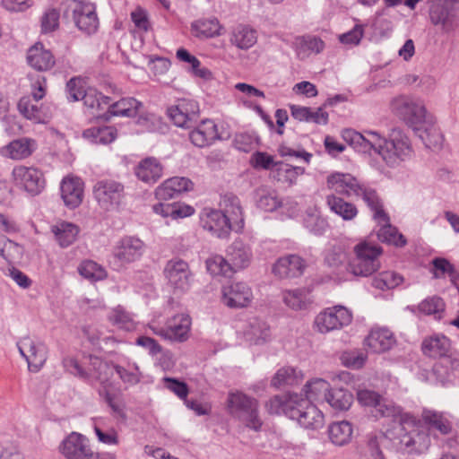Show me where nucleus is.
I'll return each mask as SVG.
<instances>
[{"mask_svg": "<svg viewBox=\"0 0 459 459\" xmlns=\"http://www.w3.org/2000/svg\"><path fill=\"white\" fill-rule=\"evenodd\" d=\"M357 399L361 405L372 407L375 417L390 418L398 423L393 437L398 449L408 454H422L428 450L430 446L429 434L412 414L403 412L393 401L373 390L359 389Z\"/></svg>", "mask_w": 459, "mask_h": 459, "instance_id": "nucleus-1", "label": "nucleus"}, {"mask_svg": "<svg viewBox=\"0 0 459 459\" xmlns=\"http://www.w3.org/2000/svg\"><path fill=\"white\" fill-rule=\"evenodd\" d=\"M390 110L412 130L420 126L431 115L421 99L411 95H399L393 98L390 101Z\"/></svg>", "mask_w": 459, "mask_h": 459, "instance_id": "nucleus-2", "label": "nucleus"}, {"mask_svg": "<svg viewBox=\"0 0 459 459\" xmlns=\"http://www.w3.org/2000/svg\"><path fill=\"white\" fill-rule=\"evenodd\" d=\"M412 152V147L406 134L400 128H393L378 154L387 166L396 168L410 160Z\"/></svg>", "mask_w": 459, "mask_h": 459, "instance_id": "nucleus-3", "label": "nucleus"}, {"mask_svg": "<svg viewBox=\"0 0 459 459\" xmlns=\"http://www.w3.org/2000/svg\"><path fill=\"white\" fill-rule=\"evenodd\" d=\"M230 414L247 428L258 431L263 422L259 417V403L242 392L230 393L228 396Z\"/></svg>", "mask_w": 459, "mask_h": 459, "instance_id": "nucleus-4", "label": "nucleus"}, {"mask_svg": "<svg viewBox=\"0 0 459 459\" xmlns=\"http://www.w3.org/2000/svg\"><path fill=\"white\" fill-rule=\"evenodd\" d=\"M382 247L363 240L354 247L355 257L349 263L348 270L355 276L368 277L380 268Z\"/></svg>", "mask_w": 459, "mask_h": 459, "instance_id": "nucleus-5", "label": "nucleus"}, {"mask_svg": "<svg viewBox=\"0 0 459 459\" xmlns=\"http://www.w3.org/2000/svg\"><path fill=\"white\" fill-rule=\"evenodd\" d=\"M93 195L102 210L118 211L125 197V186L112 179L99 180L93 186Z\"/></svg>", "mask_w": 459, "mask_h": 459, "instance_id": "nucleus-6", "label": "nucleus"}, {"mask_svg": "<svg viewBox=\"0 0 459 459\" xmlns=\"http://www.w3.org/2000/svg\"><path fill=\"white\" fill-rule=\"evenodd\" d=\"M429 20L443 33L454 32L459 27V11L454 0H434L429 7Z\"/></svg>", "mask_w": 459, "mask_h": 459, "instance_id": "nucleus-7", "label": "nucleus"}, {"mask_svg": "<svg viewBox=\"0 0 459 459\" xmlns=\"http://www.w3.org/2000/svg\"><path fill=\"white\" fill-rule=\"evenodd\" d=\"M144 242L137 237L125 236L113 247L114 265L117 268L126 266L141 259L145 252Z\"/></svg>", "mask_w": 459, "mask_h": 459, "instance_id": "nucleus-8", "label": "nucleus"}, {"mask_svg": "<svg viewBox=\"0 0 459 459\" xmlns=\"http://www.w3.org/2000/svg\"><path fill=\"white\" fill-rule=\"evenodd\" d=\"M191 325V317L182 313L169 318L164 326H151V329L164 340L184 342L189 337Z\"/></svg>", "mask_w": 459, "mask_h": 459, "instance_id": "nucleus-9", "label": "nucleus"}, {"mask_svg": "<svg viewBox=\"0 0 459 459\" xmlns=\"http://www.w3.org/2000/svg\"><path fill=\"white\" fill-rule=\"evenodd\" d=\"M289 418L310 429H318L324 426L325 417L322 411L307 400L296 397L293 408L289 410Z\"/></svg>", "mask_w": 459, "mask_h": 459, "instance_id": "nucleus-10", "label": "nucleus"}, {"mask_svg": "<svg viewBox=\"0 0 459 459\" xmlns=\"http://www.w3.org/2000/svg\"><path fill=\"white\" fill-rule=\"evenodd\" d=\"M342 137L358 152L370 153L373 150L377 154L386 139L377 131L365 130L359 133L353 129H345L342 132Z\"/></svg>", "mask_w": 459, "mask_h": 459, "instance_id": "nucleus-11", "label": "nucleus"}, {"mask_svg": "<svg viewBox=\"0 0 459 459\" xmlns=\"http://www.w3.org/2000/svg\"><path fill=\"white\" fill-rule=\"evenodd\" d=\"M351 322L350 311L344 307L335 306L319 313L315 319V325L320 333H325L342 328Z\"/></svg>", "mask_w": 459, "mask_h": 459, "instance_id": "nucleus-12", "label": "nucleus"}, {"mask_svg": "<svg viewBox=\"0 0 459 459\" xmlns=\"http://www.w3.org/2000/svg\"><path fill=\"white\" fill-rule=\"evenodd\" d=\"M17 347L31 371H39L47 360V347L41 342H36L27 336L17 342Z\"/></svg>", "mask_w": 459, "mask_h": 459, "instance_id": "nucleus-13", "label": "nucleus"}, {"mask_svg": "<svg viewBox=\"0 0 459 459\" xmlns=\"http://www.w3.org/2000/svg\"><path fill=\"white\" fill-rule=\"evenodd\" d=\"M200 223L204 230L218 238H227L230 231L234 230L228 215L219 210H204Z\"/></svg>", "mask_w": 459, "mask_h": 459, "instance_id": "nucleus-14", "label": "nucleus"}, {"mask_svg": "<svg viewBox=\"0 0 459 459\" xmlns=\"http://www.w3.org/2000/svg\"><path fill=\"white\" fill-rule=\"evenodd\" d=\"M13 177L17 186L30 195H37L45 187L43 173L35 168L19 166L13 169Z\"/></svg>", "mask_w": 459, "mask_h": 459, "instance_id": "nucleus-15", "label": "nucleus"}, {"mask_svg": "<svg viewBox=\"0 0 459 459\" xmlns=\"http://www.w3.org/2000/svg\"><path fill=\"white\" fill-rule=\"evenodd\" d=\"M168 115L177 126L192 128L199 115V105L194 100L183 99L168 108Z\"/></svg>", "mask_w": 459, "mask_h": 459, "instance_id": "nucleus-16", "label": "nucleus"}, {"mask_svg": "<svg viewBox=\"0 0 459 459\" xmlns=\"http://www.w3.org/2000/svg\"><path fill=\"white\" fill-rule=\"evenodd\" d=\"M60 452L66 459H92L93 452L83 435L72 432L60 445Z\"/></svg>", "mask_w": 459, "mask_h": 459, "instance_id": "nucleus-17", "label": "nucleus"}, {"mask_svg": "<svg viewBox=\"0 0 459 459\" xmlns=\"http://www.w3.org/2000/svg\"><path fill=\"white\" fill-rule=\"evenodd\" d=\"M252 299V290L244 282H231L221 289V301L230 308L246 307Z\"/></svg>", "mask_w": 459, "mask_h": 459, "instance_id": "nucleus-18", "label": "nucleus"}, {"mask_svg": "<svg viewBox=\"0 0 459 459\" xmlns=\"http://www.w3.org/2000/svg\"><path fill=\"white\" fill-rule=\"evenodd\" d=\"M164 275L176 290L185 291L190 287L189 265L182 259L175 258L168 261L164 268Z\"/></svg>", "mask_w": 459, "mask_h": 459, "instance_id": "nucleus-19", "label": "nucleus"}, {"mask_svg": "<svg viewBox=\"0 0 459 459\" xmlns=\"http://www.w3.org/2000/svg\"><path fill=\"white\" fill-rule=\"evenodd\" d=\"M327 186L335 194L354 198L363 184L351 174L335 172L327 177Z\"/></svg>", "mask_w": 459, "mask_h": 459, "instance_id": "nucleus-20", "label": "nucleus"}, {"mask_svg": "<svg viewBox=\"0 0 459 459\" xmlns=\"http://www.w3.org/2000/svg\"><path fill=\"white\" fill-rule=\"evenodd\" d=\"M226 257L233 273L247 268L253 258L251 247L242 239H235L226 249Z\"/></svg>", "mask_w": 459, "mask_h": 459, "instance_id": "nucleus-21", "label": "nucleus"}, {"mask_svg": "<svg viewBox=\"0 0 459 459\" xmlns=\"http://www.w3.org/2000/svg\"><path fill=\"white\" fill-rule=\"evenodd\" d=\"M188 137L190 142L199 148L208 147L221 139L217 125L211 119L203 120L189 132Z\"/></svg>", "mask_w": 459, "mask_h": 459, "instance_id": "nucleus-22", "label": "nucleus"}, {"mask_svg": "<svg viewBox=\"0 0 459 459\" xmlns=\"http://www.w3.org/2000/svg\"><path fill=\"white\" fill-rule=\"evenodd\" d=\"M72 19L76 28L85 35L91 36L97 32L99 18L94 4H86L83 7L72 12Z\"/></svg>", "mask_w": 459, "mask_h": 459, "instance_id": "nucleus-23", "label": "nucleus"}, {"mask_svg": "<svg viewBox=\"0 0 459 459\" xmlns=\"http://www.w3.org/2000/svg\"><path fill=\"white\" fill-rule=\"evenodd\" d=\"M307 267L305 260L297 255L280 257L273 267V273L280 278H297Z\"/></svg>", "mask_w": 459, "mask_h": 459, "instance_id": "nucleus-24", "label": "nucleus"}, {"mask_svg": "<svg viewBox=\"0 0 459 459\" xmlns=\"http://www.w3.org/2000/svg\"><path fill=\"white\" fill-rule=\"evenodd\" d=\"M413 131L427 148L438 150L442 147L444 136L437 126L434 116L430 115L420 126L415 127Z\"/></svg>", "mask_w": 459, "mask_h": 459, "instance_id": "nucleus-25", "label": "nucleus"}, {"mask_svg": "<svg viewBox=\"0 0 459 459\" xmlns=\"http://www.w3.org/2000/svg\"><path fill=\"white\" fill-rule=\"evenodd\" d=\"M230 44L240 50H247L257 42V31L247 24H237L229 33Z\"/></svg>", "mask_w": 459, "mask_h": 459, "instance_id": "nucleus-26", "label": "nucleus"}, {"mask_svg": "<svg viewBox=\"0 0 459 459\" xmlns=\"http://www.w3.org/2000/svg\"><path fill=\"white\" fill-rule=\"evenodd\" d=\"M134 174L142 182L153 185L162 177L163 167L158 159L147 157L134 168Z\"/></svg>", "mask_w": 459, "mask_h": 459, "instance_id": "nucleus-27", "label": "nucleus"}, {"mask_svg": "<svg viewBox=\"0 0 459 459\" xmlns=\"http://www.w3.org/2000/svg\"><path fill=\"white\" fill-rule=\"evenodd\" d=\"M61 197L69 208L78 207L83 199V182L78 178H65L61 183Z\"/></svg>", "mask_w": 459, "mask_h": 459, "instance_id": "nucleus-28", "label": "nucleus"}, {"mask_svg": "<svg viewBox=\"0 0 459 459\" xmlns=\"http://www.w3.org/2000/svg\"><path fill=\"white\" fill-rule=\"evenodd\" d=\"M220 206V211L228 215L234 230H241L244 227V218L238 197L231 193L225 194L221 198Z\"/></svg>", "mask_w": 459, "mask_h": 459, "instance_id": "nucleus-29", "label": "nucleus"}, {"mask_svg": "<svg viewBox=\"0 0 459 459\" xmlns=\"http://www.w3.org/2000/svg\"><path fill=\"white\" fill-rule=\"evenodd\" d=\"M91 367L90 371H87V377H83L82 380L92 386L100 385L99 389H108L110 384L109 378L112 374L110 366L99 358H94L91 359Z\"/></svg>", "mask_w": 459, "mask_h": 459, "instance_id": "nucleus-30", "label": "nucleus"}, {"mask_svg": "<svg viewBox=\"0 0 459 459\" xmlns=\"http://www.w3.org/2000/svg\"><path fill=\"white\" fill-rule=\"evenodd\" d=\"M27 62L35 70L48 71L54 66L56 60L53 54L41 43H36L27 52Z\"/></svg>", "mask_w": 459, "mask_h": 459, "instance_id": "nucleus-31", "label": "nucleus"}, {"mask_svg": "<svg viewBox=\"0 0 459 459\" xmlns=\"http://www.w3.org/2000/svg\"><path fill=\"white\" fill-rule=\"evenodd\" d=\"M356 199H361L373 213V219L386 221L387 213L384 210V205L377 190L370 186L363 183L361 190L355 195Z\"/></svg>", "mask_w": 459, "mask_h": 459, "instance_id": "nucleus-32", "label": "nucleus"}, {"mask_svg": "<svg viewBox=\"0 0 459 459\" xmlns=\"http://www.w3.org/2000/svg\"><path fill=\"white\" fill-rule=\"evenodd\" d=\"M143 105L134 98H122L117 101L109 100L107 113L113 117H134L137 116Z\"/></svg>", "mask_w": 459, "mask_h": 459, "instance_id": "nucleus-33", "label": "nucleus"}, {"mask_svg": "<svg viewBox=\"0 0 459 459\" xmlns=\"http://www.w3.org/2000/svg\"><path fill=\"white\" fill-rule=\"evenodd\" d=\"M245 337L251 344H264L271 340V329L268 324L259 318L249 319L245 330Z\"/></svg>", "mask_w": 459, "mask_h": 459, "instance_id": "nucleus-34", "label": "nucleus"}, {"mask_svg": "<svg viewBox=\"0 0 459 459\" xmlns=\"http://www.w3.org/2000/svg\"><path fill=\"white\" fill-rule=\"evenodd\" d=\"M366 344L376 353L385 352L395 342L393 333L387 328L373 329L366 338Z\"/></svg>", "mask_w": 459, "mask_h": 459, "instance_id": "nucleus-35", "label": "nucleus"}, {"mask_svg": "<svg viewBox=\"0 0 459 459\" xmlns=\"http://www.w3.org/2000/svg\"><path fill=\"white\" fill-rule=\"evenodd\" d=\"M450 348L449 339L438 334L424 339L421 344V349L425 355L441 359L448 354Z\"/></svg>", "mask_w": 459, "mask_h": 459, "instance_id": "nucleus-36", "label": "nucleus"}, {"mask_svg": "<svg viewBox=\"0 0 459 459\" xmlns=\"http://www.w3.org/2000/svg\"><path fill=\"white\" fill-rule=\"evenodd\" d=\"M326 204L330 211L343 221H352L358 215V208L352 203L345 201L334 194L326 196Z\"/></svg>", "mask_w": 459, "mask_h": 459, "instance_id": "nucleus-37", "label": "nucleus"}, {"mask_svg": "<svg viewBox=\"0 0 459 459\" xmlns=\"http://www.w3.org/2000/svg\"><path fill=\"white\" fill-rule=\"evenodd\" d=\"M353 428L351 422L341 420L333 422L328 427V436L333 444L342 446L351 442Z\"/></svg>", "mask_w": 459, "mask_h": 459, "instance_id": "nucleus-38", "label": "nucleus"}, {"mask_svg": "<svg viewBox=\"0 0 459 459\" xmlns=\"http://www.w3.org/2000/svg\"><path fill=\"white\" fill-rule=\"evenodd\" d=\"M380 229L377 231V238L383 243L392 244L395 247H403L406 244V239L403 234L398 232V230L390 224V218L387 215L386 221L380 219H374Z\"/></svg>", "mask_w": 459, "mask_h": 459, "instance_id": "nucleus-39", "label": "nucleus"}, {"mask_svg": "<svg viewBox=\"0 0 459 459\" xmlns=\"http://www.w3.org/2000/svg\"><path fill=\"white\" fill-rule=\"evenodd\" d=\"M330 390V384L325 379H313L304 386L305 400H307L309 403L325 402Z\"/></svg>", "mask_w": 459, "mask_h": 459, "instance_id": "nucleus-40", "label": "nucleus"}, {"mask_svg": "<svg viewBox=\"0 0 459 459\" xmlns=\"http://www.w3.org/2000/svg\"><path fill=\"white\" fill-rule=\"evenodd\" d=\"M52 232L61 247L72 245L79 233V228L71 222L61 221L52 226Z\"/></svg>", "mask_w": 459, "mask_h": 459, "instance_id": "nucleus-41", "label": "nucleus"}, {"mask_svg": "<svg viewBox=\"0 0 459 459\" xmlns=\"http://www.w3.org/2000/svg\"><path fill=\"white\" fill-rule=\"evenodd\" d=\"M117 133L113 126H93L84 130L82 136L92 143L108 144L117 138Z\"/></svg>", "mask_w": 459, "mask_h": 459, "instance_id": "nucleus-42", "label": "nucleus"}, {"mask_svg": "<svg viewBox=\"0 0 459 459\" xmlns=\"http://www.w3.org/2000/svg\"><path fill=\"white\" fill-rule=\"evenodd\" d=\"M324 48V41L316 37H300L296 39L295 41V50L300 58H304L311 53L318 54Z\"/></svg>", "mask_w": 459, "mask_h": 459, "instance_id": "nucleus-43", "label": "nucleus"}, {"mask_svg": "<svg viewBox=\"0 0 459 459\" xmlns=\"http://www.w3.org/2000/svg\"><path fill=\"white\" fill-rule=\"evenodd\" d=\"M422 419L429 429H436L442 435H446L452 430L451 422L441 412L425 409L422 411Z\"/></svg>", "mask_w": 459, "mask_h": 459, "instance_id": "nucleus-44", "label": "nucleus"}, {"mask_svg": "<svg viewBox=\"0 0 459 459\" xmlns=\"http://www.w3.org/2000/svg\"><path fill=\"white\" fill-rule=\"evenodd\" d=\"M81 100L87 108L96 110V113H92L94 116H101V112L107 110L110 98L94 90H89L83 92Z\"/></svg>", "mask_w": 459, "mask_h": 459, "instance_id": "nucleus-45", "label": "nucleus"}, {"mask_svg": "<svg viewBox=\"0 0 459 459\" xmlns=\"http://www.w3.org/2000/svg\"><path fill=\"white\" fill-rule=\"evenodd\" d=\"M284 303L293 310L305 309L311 299L309 292L305 289H297L292 290H286L283 292Z\"/></svg>", "mask_w": 459, "mask_h": 459, "instance_id": "nucleus-46", "label": "nucleus"}, {"mask_svg": "<svg viewBox=\"0 0 459 459\" xmlns=\"http://www.w3.org/2000/svg\"><path fill=\"white\" fill-rule=\"evenodd\" d=\"M34 149L35 142L28 138L14 140L6 147L9 157L13 160H22L29 157Z\"/></svg>", "mask_w": 459, "mask_h": 459, "instance_id": "nucleus-47", "label": "nucleus"}, {"mask_svg": "<svg viewBox=\"0 0 459 459\" xmlns=\"http://www.w3.org/2000/svg\"><path fill=\"white\" fill-rule=\"evenodd\" d=\"M220 22L216 18L198 20L192 23L195 36L203 39L220 35Z\"/></svg>", "mask_w": 459, "mask_h": 459, "instance_id": "nucleus-48", "label": "nucleus"}, {"mask_svg": "<svg viewBox=\"0 0 459 459\" xmlns=\"http://www.w3.org/2000/svg\"><path fill=\"white\" fill-rule=\"evenodd\" d=\"M37 102L30 96H24L20 99L17 106L20 113L25 118L35 123H41L44 121L43 114Z\"/></svg>", "mask_w": 459, "mask_h": 459, "instance_id": "nucleus-49", "label": "nucleus"}, {"mask_svg": "<svg viewBox=\"0 0 459 459\" xmlns=\"http://www.w3.org/2000/svg\"><path fill=\"white\" fill-rule=\"evenodd\" d=\"M353 401L352 394L344 389H331L326 398V403L336 411L348 410Z\"/></svg>", "mask_w": 459, "mask_h": 459, "instance_id": "nucleus-50", "label": "nucleus"}, {"mask_svg": "<svg viewBox=\"0 0 459 459\" xmlns=\"http://www.w3.org/2000/svg\"><path fill=\"white\" fill-rule=\"evenodd\" d=\"M297 394L290 395H275L271 398L265 404L267 411L271 414L283 413L289 417V410L293 408Z\"/></svg>", "mask_w": 459, "mask_h": 459, "instance_id": "nucleus-51", "label": "nucleus"}, {"mask_svg": "<svg viewBox=\"0 0 459 459\" xmlns=\"http://www.w3.org/2000/svg\"><path fill=\"white\" fill-rule=\"evenodd\" d=\"M109 321L116 326L126 331H133L135 328V322L131 313L122 306H117L108 315Z\"/></svg>", "mask_w": 459, "mask_h": 459, "instance_id": "nucleus-52", "label": "nucleus"}, {"mask_svg": "<svg viewBox=\"0 0 459 459\" xmlns=\"http://www.w3.org/2000/svg\"><path fill=\"white\" fill-rule=\"evenodd\" d=\"M403 278L400 274L392 271H386L376 275L373 278L371 284L376 289L386 290L394 289L395 287L400 285L403 282Z\"/></svg>", "mask_w": 459, "mask_h": 459, "instance_id": "nucleus-53", "label": "nucleus"}, {"mask_svg": "<svg viewBox=\"0 0 459 459\" xmlns=\"http://www.w3.org/2000/svg\"><path fill=\"white\" fill-rule=\"evenodd\" d=\"M205 264L207 271L212 275L230 276L231 273H233L227 257L225 258L222 255H212L206 260Z\"/></svg>", "mask_w": 459, "mask_h": 459, "instance_id": "nucleus-54", "label": "nucleus"}, {"mask_svg": "<svg viewBox=\"0 0 459 459\" xmlns=\"http://www.w3.org/2000/svg\"><path fill=\"white\" fill-rule=\"evenodd\" d=\"M113 369L118 375L123 383L130 385L138 384L142 378V373L135 363L129 364L128 368L116 364L113 366Z\"/></svg>", "mask_w": 459, "mask_h": 459, "instance_id": "nucleus-55", "label": "nucleus"}, {"mask_svg": "<svg viewBox=\"0 0 459 459\" xmlns=\"http://www.w3.org/2000/svg\"><path fill=\"white\" fill-rule=\"evenodd\" d=\"M78 271L82 277L94 281L103 280L107 275L104 268L91 260L83 261Z\"/></svg>", "mask_w": 459, "mask_h": 459, "instance_id": "nucleus-56", "label": "nucleus"}, {"mask_svg": "<svg viewBox=\"0 0 459 459\" xmlns=\"http://www.w3.org/2000/svg\"><path fill=\"white\" fill-rule=\"evenodd\" d=\"M304 226L314 235L321 236L327 230L328 222L316 212H307L304 218Z\"/></svg>", "mask_w": 459, "mask_h": 459, "instance_id": "nucleus-57", "label": "nucleus"}, {"mask_svg": "<svg viewBox=\"0 0 459 459\" xmlns=\"http://www.w3.org/2000/svg\"><path fill=\"white\" fill-rule=\"evenodd\" d=\"M257 195V206L265 212H273L281 205V201L275 192L260 189Z\"/></svg>", "mask_w": 459, "mask_h": 459, "instance_id": "nucleus-58", "label": "nucleus"}, {"mask_svg": "<svg viewBox=\"0 0 459 459\" xmlns=\"http://www.w3.org/2000/svg\"><path fill=\"white\" fill-rule=\"evenodd\" d=\"M297 377L298 372L296 368L291 367L282 368H280L273 377L272 385L276 387L282 385H293Z\"/></svg>", "mask_w": 459, "mask_h": 459, "instance_id": "nucleus-59", "label": "nucleus"}, {"mask_svg": "<svg viewBox=\"0 0 459 459\" xmlns=\"http://www.w3.org/2000/svg\"><path fill=\"white\" fill-rule=\"evenodd\" d=\"M418 308L425 315H436L444 311L445 303L441 298L433 296L421 301Z\"/></svg>", "mask_w": 459, "mask_h": 459, "instance_id": "nucleus-60", "label": "nucleus"}, {"mask_svg": "<svg viewBox=\"0 0 459 459\" xmlns=\"http://www.w3.org/2000/svg\"><path fill=\"white\" fill-rule=\"evenodd\" d=\"M65 91L69 101L74 102L81 100L85 91L82 80L78 77L71 78L66 83Z\"/></svg>", "mask_w": 459, "mask_h": 459, "instance_id": "nucleus-61", "label": "nucleus"}, {"mask_svg": "<svg viewBox=\"0 0 459 459\" xmlns=\"http://www.w3.org/2000/svg\"><path fill=\"white\" fill-rule=\"evenodd\" d=\"M165 387L170 392L174 393L180 399H186L189 389L187 385L177 378L164 377L163 378Z\"/></svg>", "mask_w": 459, "mask_h": 459, "instance_id": "nucleus-62", "label": "nucleus"}, {"mask_svg": "<svg viewBox=\"0 0 459 459\" xmlns=\"http://www.w3.org/2000/svg\"><path fill=\"white\" fill-rule=\"evenodd\" d=\"M345 260L346 254L340 247L329 249L325 255V264L332 269L339 268Z\"/></svg>", "mask_w": 459, "mask_h": 459, "instance_id": "nucleus-63", "label": "nucleus"}, {"mask_svg": "<svg viewBox=\"0 0 459 459\" xmlns=\"http://www.w3.org/2000/svg\"><path fill=\"white\" fill-rule=\"evenodd\" d=\"M433 266L431 272L433 278L442 279L445 278L451 271L453 272L454 264L444 257H436L431 261Z\"/></svg>", "mask_w": 459, "mask_h": 459, "instance_id": "nucleus-64", "label": "nucleus"}]
</instances>
